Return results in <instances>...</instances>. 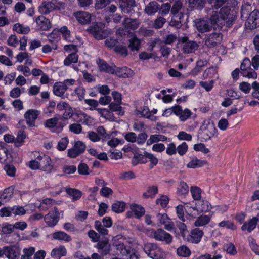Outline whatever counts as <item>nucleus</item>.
Listing matches in <instances>:
<instances>
[{
    "mask_svg": "<svg viewBox=\"0 0 259 259\" xmlns=\"http://www.w3.org/2000/svg\"><path fill=\"white\" fill-rule=\"evenodd\" d=\"M55 5L51 2H43L39 7L38 11L42 14H47L53 11L55 8Z\"/></svg>",
    "mask_w": 259,
    "mask_h": 259,
    "instance_id": "19",
    "label": "nucleus"
},
{
    "mask_svg": "<svg viewBox=\"0 0 259 259\" xmlns=\"http://www.w3.org/2000/svg\"><path fill=\"white\" fill-rule=\"evenodd\" d=\"M205 3V0H189V7L193 9H202Z\"/></svg>",
    "mask_w": 259,
    "mask_h": 259,
    "instance_id": "42",
    "label": "nucleus"
},
{
    "mask_svg": "<svg viewBox=\"0 0 259 259\" xmlns=\"http://www.w3.org/2000/svg\"><path fill=\"white\" fill-rule=\"evenodd\" d=\"M190 190L193 198L195 200H200L201 198V189L198 187L192 186Z\"/></svg>",
    "mask_w": 259,
    "mask_h": 259,
    "instance_id": "45",
    "label": "nucleus"
},
{
    "mask_svg": "<svg viewBox=\"0 0 259 259\" xmlns=\"http://www.w3.org/2000/svg\"><path fill=\"white\" fill-rule=\"evenodd\" d=\"M58 118L54 117L47 120L45 122V126L47 128H51L56 127Z\"/></svg>",
    "mask_w": 259,
    "mask_h": 259,
    "instance_id": "56",
    "label": "nucleus"
},
{
    "mask_svg": "<svg viewBox=\"0 0 259 259\" xmlns=\"http://www.w3.org/2000/svg\"><path fill=\"white\" fill-rule=\"evenodd\" d=\"M105 227L102 225L99 221H96L95 222V228L102 235H106L108 234V231L105 228Z\"/></svg>",
    "mask_w": 259,
    "mask_h": 259,
    "instance_id": "51",
    "label": "nucleus"
},
{
    "mask_svg": "<svg viewBox=\"0 0 259 259\" xmlns=\"http://www.w3.org/2000/svg\"><path fill=\"white\" fill-rule=\"evenodd\" d=\"M111 2V0H95V7L99 10L105 8Z\"/></svg>",
    "mask_w": 259,
    "mask_h": 259,
    "instance_id": "48",
    "label": "nucleus"
},
{
    "mask_svg": "<svg viewBox=\"0 0 259 259\" xmlns=\"http://www.w3.org/2000/svg\"><path fill=\"white\" fill-rule=\"evenodd\" d=\"M117 75L123 78H130L133 76L134 73L132 70L126 67L117 68L115 69V72Z\"/></svg>",
    "mask_w": 259,
    "mask_h": 259,
    "instance_id": "21",
    "label": "nucleus"
},
{
    "mask_svg": "<svg viewBox=\"0 0 259 259\" xmlns=\"http://www.w3.org/2000/svg\"><path fill=\"white\" fill-rule=\"evenodd\" d=\"M121 103H111L109 106L110 110L112 112H116L118 114L123 115V112L122 111V107L120 106Z\"/></svg>",
    "mask_w": 259,
    "mask_h": 259,
    "instance_id": "47",
    "label": "nucleus"
},
{
    "mask_svg": "<svg viewBox=\"0 0 259 259\" xmlns=\"http://www.w3.org/2000/svg\"><path fill=\"white\" fill-rule=\"evenodd\" d=\"M160 9V5L156 1L149 3L144 9L145 12L148 15H153L157 12Z\"/></svg>",
    "mask_w": 259,
    "mask_h": 259,
    "instance_id": "16",
    "label": "nucleus"
},
{
    "mask_svg": "<svg viewBox=\"0 0 259 259\" xmlns=\"http://www.w3.org/2000/svg\"><path fill=\"white\" fill-rule=\"evenodd\" d=\"M118 43V40L113 37H109L106 39L104 41L105 45L109 48H115Z\"/></svg>",
    "mask_w": 259,
    "mask_h": 259,
    "instance_id": "60",
    "label": "nucleus"
},
{
    "mask_svg": "<svg viewBox=\"0 0 259 259\" xmlns=\"http://www.w3.org/2000/svg\"><path fill=\"white\" fill-rule=\"evenodd\" d=\"M224 250L228 253L234 255L237 253V250L233 243H229L225 244L224 246Z\"/></svg>",
    "mask_w": 259,
    "mask_h": 259,
    "instance_id": "50",
    "label": "nucleus"
},
{
    "mask_svg": "<svg viewBox=\"0 0 259 259\" xmlns=\"http://www.w3.org/2000/svg\"><path fill=\"white\" fill-rule=\"evenodd\" d=\"M207 12L208 14L210 15L209 20L211 26H214V28H222L223 26L225 25L220 12L219 13L217 11H213L211 8L208 9Z\"/></svg>",
    "mask_w": 259,
    "mask_h": 259,
    "instance_id": "5",
    "label": "nucleus"
},
{
    "mask_svg": "<svg viewBox=\"0 0 259 259\" xmlns=\"http://www.w3.org/2000/svg\"><path fill=\"white\" fill-rule=\"evenodd\" d=\"M151 235L156 240L164 241L168 244L171 243L173 239L172 236L170 234L162 229H158L152 232Z\"/></svg>",
    "mask_w": 259,
    "mask_h": 259,
    "instance_id": "6",
    "label": "nucleus"
},
{
    "mask_svg": "<svg viewBox=\"0 0 259 259\" xmlns=\"http://www.w3.org/2000/svg\"><path fill=\"white\" fill-rule=\"evenodd\" d=\"M169 200V198L167 196L162 195L160 198L156 200V203L159 204L163 208H165L167 206Z\"/></svg>",
    "mask_w": 259,
    "mask_h": 259,
    "instance_id": "58",
    "label": "nucleus"
},
{
    "mask_svg": "<svg viewBox=\"0 0 259 259\" xmlns=\"http://www.w3.org/2000/svg\"><path fill=\"white\" fill-rule=\"evenodd\" d=\"M85 147V145L82 142L77 141L73 147L68 150V156L71 158H76L84 151Z\"/></svg>",
    "mask_w": 259,
    "mask_h": 259,
    "instance_id": "10",
    "label": "nucleus"
},
{
    "mask_svg": "<svg viewBox=\"0 0 259 259\" xmlns=\"http://www.w3.org/2000/svg\"><path fill=\"white\" fill-rule=\"evenodd\" d=\"M177 253L180 256L187 257L191 255V252L187 246L182 245L177 249Z\"/></svg>",
    "mask_w": 259,
    "mask_h": 259,
    "instance_id": "40",
    "label": "nucleus"
},
{
    "mask_svg": "<svg viewBox=\"0 0 259 259\" xmlns=\"http://www.w3.org/2000/svg\"><path fill=\"white\" fill-rule=\"evenodd\" d=\"M35 249L34 247H30L28 249H24L23 252L24 254L21 256V259H33L32 257V255L34 254Z\"/></svg>",
    "mask_w": 259,
    "mask_h": 259,
    "instance_id": "53",
    "label": "nucleus"
},
{
    "mask_svg": "<svg viewBox=\"0 0 259 259\" xmlns=\"http://www.w3.org/2000/svg\"><path fill=\"white\" fill-rule=\"evenodd\" d=\"M131 209L137 219H140L142 216L144 215L145 212L143 207L135 204L131 205Z\"/></svg>",
    "mask_w": 259,
    "mask_h": 259,
    "instance_id": "34",
    "label": "nucleus"
},
{
    "mask_svg": "<svg viewBox=\"0 0 259 259\" xmlns=\"http://www.w3.org/2000/svg\"><path fill=\"white\" fill-rule=\"evenodd\" d=\"M223 38V35L220 33H212L210 34L205 40V44L208 48H212L220 44Z\"/></svg>",
    "mask_w": 259,
    "mask_h": 259,
    "instance_id": "11",
    "label": "nucleus"
},
{
    "mask_svg": "<svg viewBox=\"0 0 259 259\" xmlns=\"http://www.w3.org/2000/svg\"><path fill=\"white\" fill-rule=\"evenodd\" d=\"M219 226L220 227H226L227 228L234 230L236 229V226L234 224L229 221H223L219 224Z\"/></svg>",
    "mask_w": 259,
    "mask_h": 259,
    "instance_id": "59",
    "label": "nucleus"
},
{
    "mask_svg": "<svg viewBox=\"0 0 259 259\" xmlns=\"http://www.w3.org/2000/svg\"><path fill=\"white\" fill-rule=\"evenodd\" d=\"M194 149L197 151H201L205 154L209 152V149L206 148L205 145L203 143L195 144L194 145Z\"/></svg>",
    "mask_w": 259,
    "mask_h": 259,
    "instance_id": "61",
    "label": "nucleus"
},
{
    "mask_svg": "<svg viewBox=\"0 0 259 259\" xmlns=\"http://www.w3.org/2000/svg\"><path fill=\"white\" fill-rule=\"evenodd\" d=\"M166 22V20L162 16L157 17L154 20L153 27L156 29H159L163 27L164 24Z\"/></svg>",
    "mask_w": 259,
    "mask_h": 259,
    "instance_id": "46",
    "label": "nucleus"
},
{
    "mask_svg": "<svg viewBox=\"0 0 259 259\" xmlns=\"http://www.w3.org/2000/svg\"><path fill=\"white\" fill-rule=\"evenodd\" d=\"M97 63L100 71H105L110 74L114 73V68L109 66L104 60L98 59L97 60Z\"/></svg>",
    "mask_w": 259,
    "mask_h": 259,
    "instance_id": "22",
    "label": "nucleus"
},
{
    "mask_svg": "<svg viewBox=\"0 0 259 259\" xmlns=\"http://www.w3.org/2000/svg\"><path fill=\"white\" fill-rule=\"evenodd\" d=\"M66 192L70 196L72 197L73 201H75L80 199L82 195V193L80 191L73 188H67L66 189Z\"/></svg>",
    "mask_w": 259,
    "mask_h": 259,
    "instance_id": "39",
    "label": "nucleus"
},
{
    "mask_svg": "<svg viewBox=\"0 0 259 259\" xmlns=\"http://www.w3.org/2000/svg\"><path fill=\"white\" fill-rule=\"evenodd\" d=\"M69 130L76 134H78L81 132L82 126L80 124L73 123L69 126Z\"/></svg>",
    "mask_w": 259,
    "mask_h": 259,
    "instance_id": "63",
    "label": "nucleus"
},
{
    "mask_svg": "<svg viewBox=\"0 0 259 259\" xmlns=\"http://www.w3.org/2000/svg\"><path fill=\"white\" fill-rule=\"evenodd\" d=\"M54 239L58 240H63L66 242H69L71 240V237L62 231H58L53 234Z\"/></svg>",
    "mask_w": 259,
    "mask_h": 259,
    "instance_id": "36",
    "label": "nucleus"
},
{
    "mask_svg": "<svg viewBox=\"0 0 259 259\" xmlns=\"http://www.w3.org/2000/svg\"><path fill=\"white\" fill-rule=\"evenodd\" d=\"M87 31L97 40L105 39L109 34L108 30L103 29L97 23L89 26L87 29Z\"/></svg>",
    "mask_w": 259,
    "mask_h": 259,
    "instance_id": "3",
    "label": "nucleus"
},
{
    "mask_svg": "<svg viewBox=\"0 0 259 259\" xmlns=\"http://www.w3.org/2000/svg\"><path fill=\"white\" fill-rule=\"evenodd\" d=\"M196 27L197 30L202 33L209 31L212 26L210 25L207 20L201 19L196 22Z\"/></svg>",
    "mask_w": 259,
    "mask_h": 259,
    "instance_id": "20",
    "label": "nucleus"
},
{
    "mask_svg": "<svg viewBox=\"0 0 259 259\" xmlns=\"http://www.w3.org/2000/svg\"><path fill=\"white\" fill-rule=\"evenodd\" d=\"M88 170L89 167L85 163H80L78 166V171L80 175H87L89 174Z\"/></svg>",
    "mask_w": 259,
    "mask_h": 259,
    "instance_id": "64",
    "label": "nucleus"
},
{
    "mask_svg": "<svg viewBox=\"0 0 259 259\" xmlns=\"http://www.w3.org/2000/svg\"><path fill=\"white\" fill-rule=\"evenodd\" d=\"M189 191V187L187 184L184 182L181 181L180 182L177 188V193L180 195H186L188 194Z\"/></svg>",
    "mask_w": 259,
    "mask_h": 259,
    "instance_id": "38",
    "label": "nucleus"
},
{
    "mask_svg": "<svg viewBox=\"0 0 259 259\" xmlns=\"http://www.w3.org/2000/svg\"><path fill=\"white\" fill-rule=\"evenodd\" d=\"M78 21L81 24H85L91 21V15L87 12H78L75 13Z\"/></svg>",
    "mask_w": 259,
    "mask_h": 259,
    "instance_id": "24",
    "label": "nucleus"
},
{
    "mask_svg": "<svg viewBox=\"0 0 259 259\" xmlns=\"http://www.w3.org/2000/svg\"><path fill=\"white\" fill-rule=\"evenodd\" d=\"M220 14L224 20V25L230 27L232 23L236 20V12L230 9L224 7L220 10Z\"/></svg>",
    "mask_w": 259,
    "mask_h": 259,
    "instance_id": "4",
    "label": "nucleus"
},
{
    "mask_svg": "<svg viewBox=\"0 0 259 259\" xmlns=\"http://www.w3.org/2000/svg\"><path fill=\"white\" fill-rule=\"evenodd\" d=\"M36 23L39 28L43 30H47L51 27L49 19L43 16H39L35 19Z\"/></svg>",
    "mask_w": 259,
    "mask_h": 259,
    "instance_id": "18",
    "label": "nucleus"
},
{
    "mask_svg": "<svg viewBox=\"0 0 259 259\" xmlns=\"http://www.w3.org/2000/svg\"><path fill=\"white\" fill-rule=\"evenodd\" d=\"M158 189L157 186H150L148 187L146 192L143 194V198L145 199L154 198L156 194L158 193Z\"/></svg>",
    "mask_w": 259,
    "mask_h": 259,
    "instance_id": "27",
    "label": "nucleus"
},
{
    "mask_svg": "<svg viewBox=\"0 0 259 259\" xmlns=\"http://www.w3.org/2000/svg\"><path fill=\"white\" fill-rule=\"evenodd\" d=\"M218 131L214 124L210 121H204L200 128L199 133L201 138L207 140L210 138L216 137Z\"/></svg>",
    "mask_w": 259,
    "mask_h": 259,
    "instance_id": "1",
    "label": "nucleus"
},
{
    "mask_svg": "<svg viewBox=\"0 0 259 259\" xmlns=\"http://www.w3.org/2000/svg\"><path fill=\"white\" fill-rule=\"evenodd\" d=\"M198 45L194 41H189L184 45L183 51L184 53L189 54L194 52L198 48Z\"/></svg>",
    "mask_w": 259,
    "mask_h": 259,
    "instance_id": "26",
    "label": "nucleus"
},
{
    "mask_svg": "<svg viewBox=\"0 0 259 259\" xmlns=\"http://www.w3.org/2000/svg\"><path fill=\"white\" fill-rule=\"evenodd\" d=\"M140 40L136 36L129 40L128 48L132 51H138L140 46Z\"/></svg>",
    "mask_w": 259,
    "mask_h": 259,
    "instance_id": "35",
    "label": "nucleus"
},
{
    "mask_svg": "<svg viewBox=\"0 0 259 259\" xmlns=\"http://www.w3.org/2000/svg\"><path fill=\"white\" fill-rule=\"evenodd\" d=\"M207 163V162L205 160H201L194 158L187 164V167L189 168H196L200 167Z\"/></svg>",
    "mask_w": 259,
    "mask_h": 259,
    "instance_id": "33",
    "label": "nucleus"
},
{
    "mask_svg": "<svg viewBox=\"0 0 259 259\" xmlns=\"http://www.w3.org/2000/svg\"><path fill=\"white\" fill-rule=\"evenodd\" d=\"M60 214L56 207H54L47 215L44 217V220L46 224L49 227H54L58 223Z\"/></svg>",
    "mask_w": 259,
    "mask_h": 259,
    "instance_id": "8",
    "label": "nucleus"
},
{
    "mask_svg": "<svg viewBox=\"0 0 259 259\" xmlns=\"http://www.w3.org/2000/svg\"><path fill=\"white\" fill-rule=\"evenodd\" d=\"M116 249L122 255L128 257V259H138V255L133 249L130 246L125 245L123 243H119L116 245Z\"/></svg>",
    "mask_w": 259,
    "mask_h": 259,
    "instance_id": "9",
    "label": "nucleus"
},
{
    "mask_svg": "<svg viewBox=\"0 0 259 259\" xmlns=\"http://www.w3.org/2000/svg\"><path fill=\"white\" fill-rule=\"evenodd\" d=\"M118 2L122 12L125 13H132L136 6L135 0H119Z\"/></svg>",
    "mask_w": 259,
    "mask_h": 259,
    "instance_id": "13",
    "label": "nucleus"
},
{
    "mask_svg": "<svg viewBox=\"0 0 259 259\" xmlns=\"http://www.w3.org/2000/svg\"><path fill=\"white\" fill-rule=\"evenodd\" d=\"M39 114L40 112L38 110L34 109H30L25 113L24 117L29 126H34L35 121Z\"/></svg>",
    "mask_w": 259,
    "mask_h": 259,
    "instance_id": "14",
    "label": "nucleus"
},
{
    "mask_svg": "<svg viewBox=\"0 0 259 259\" xmlns=\"http://www.w3.org/2000/svg\"><path fill=\"white\" fill-rule=\"evenodd\" d=\"M203 235L204 233L202 230L196 228L191 231L185 240L191 243L197 244L200 242Z\"/></svg>",
    "mask_w": 259,
    "mask_h": 259,
    "instance_id": "12",
    "label": "nucleus"
},
{
    "mask_svg": "<svg viewBox=\"0 0 259 259\" xmlns=\"http://www.w3.org/2000/svg\"><path fill=\"white\" fill-rule=\"evenodd\" d=\"M257 224V220L256 218H253L248 223L245 222L241 227V230H247L248 232H251L256 227Z\"/></svg>",
    "mask_w": 259,
    "mask_h": 259,
    "instance_id": "31",
    "label": "nucleus"
},
{
    "mask_svg": "<svg viewBox=\"0 0 259 259\" xmlns=\"http://www.w3.org/2000/svg\"><path fill=\"white\" fill-rule=\"evenodd\" d=\"M13 29L21 34H26L30 31V28L28 26L25 27L19 23L15 24L14 25Z\"/></svg>",
    "mask_w": 259,
    "mask_h": 259,
    "instance_id": "44",
    "label": "nucleus"
},
{
    "mask_svg": "<svg viewBox=\"0 0 259 259\" xmlns=\"http://www.w3.org/2000/svg\"><path fill=\"white\" fill-rule=\"evenodd\" d=\"M20 250L15 246L6 247V256L9 259H19Z\"/></svg>",
    "mask_w": 259,
    "mask_h": 259,
    "instance_id": "17",
    "label": "nucleus"
},
{
    "mask_svg": "<svg viewBox=\"0 0 259 259\" xmlns=\"http://www.w3.org/2000/svg\"><path fill=\"white\" fill-rule=\"evenodd\" d=\"M211 207L209 203L207 201H202L201 204L199 206L198 210L202 212H208L210 210Z\"/></svg>",
    "mask_w": 259,
    "mask_h": 259,
    "instance_id": "55",
    "label": "nucleus"
},
{
    "mask_svg": "<svg viewBox=\"0 0 259 259\" xmlns=\"http://www.w3.org/2000/svg\"><path fill=\"white\" fill-rule=\"evenodd\" d=\"M182 3L180 1L176 2L171 8V13L174 15V17H179V19H181L183 17L181 13H179L180 10L182 9Z\"/></svg>",
    "mask_w": 259,
    "mask_h": 259,
    "instance_id": "32",
    "label": "nucleus"
},
{
    "mask_svg": "<svg viewBox=\"0 0 259 259\" xmlns=\"http://www.w3.org/2000/svg\"><path fill=\"white\" fill-rule=\"evenodd\" d=\"M184 222L177 221L176 222V226L179 229V233H177L176 230H175V233L176 234V237L181 235L183 240H185L187 236V234L188 233L187 227L186 225L183 223Z\"/></svg>",
    "mask_w": 259,
    "mask_h": 259,
    "instance_id": "23",
    "label": "nucleus"
},
{
    "mask_svg": "<svg viewBox=\"0 0 259 259\" xmlns=\"http://www.w3.org/2000/svg\"><path fill=\"white\" fill-rule=\"evenodd\" d=\"M144 250L152 259H163L164 254L162 249L155 243H147L144 245Z\"/></svg>",
    "mask_w": 259,
    "mask_h": 259,
    "instance_id": "2",
    "label": "nucleus"
},
{
    "mask_svg": "<svg viewBox=\"0 0 259 259\" xmlns=\"http://www.w3.org/2000/svg\"><path fill=\"white\" fill-rule=\"evenodd\" d=\"M69 140L67 137L63 138L58 142L57 148L60 151L64 150L68 144Z\"/></svg>",
    "mask_w": 259,
    "mask_h": 259,
    "instance_id": "57",
    "label": "nucleus"
},
{
    "mask_svg": "<svg viewBox=\"0 0 259 259\" xmlns=\"http://www.w3.org/2000/svg\"><path fill=\"white\" fill-rule=\"evenodd\" d=\"M66 254L67 251L65 247L63 246H60L52 250L51 256L54 259H60L61 257L65 256Z\"/></svg>",
    "mask_w": 259,
    "mask_h": 259,
    "instance_id": "25",
    "label": "nucleus"
},
{
    "mask_svg": "<svg viewBox=\"0 0 259 259\" xmlns=\"http://www.w3.org/2000/svg\"><path fill=\"white\" fill-rule=\"evenodd\" d=\"M114 51L118 54H120L122 56L125 57L128 55V51L125 46L122 45H117L114 49Z\"/></svg>",
    "mask_w": 259,
    "mask_h": 259,
    "instance_id": "52",
    "label": "nucleus"
},
{
    "mask_svg": "<svg viewBox=\"0 0 259 259\" xmlns=\"http://www.w3.org/2000/svg\"><path fill=\"white\" fill-rule=\"evenodd\" d=\"M78 59V56L75 53H71L64 60V64L65 65L68 66L71 63H76Z\"/></svg>",
    "mask_w": 259,
    "mask_h": 259,
    "instance_id": "43",
    "label": "nucleus"
},
{
    "mask_svg": "<svg viewBox=\"0 0 259 259\" xmlns=\"http://www.w3.org/2000/svg\"><path fill=\"white\" fill-rule=\"evenodd\" d=\"M53 91L56 95L62 96L66 91V89L62 82H57L54 85Z\"/></svg>",
    "mask_w": 259,
    "mask_h": 259,
    "instance_id": "37",
    "label": "nucleus"
},
{
    "mask_svg": "<svg viewBox=\"0 0 259 259\" xmlns=\"http://www.w3.org/2000/svg\"><path fill=\"white\" fill-rule=\"evenodd\" d=\"M211 216L209 215H202L197 218L194 222L195 227H201L208 224L211 220Z\"/></svg>",
    "mask_w": 259,
    "mask_h": 259,
    "instance_id": "28",
    "label": "nucleus"
},
{
    "mask_svg": "<svg viewBox=\"0 0 259 259\" xmlns=\"http://www.w3.org/2000/svg\"><path fill=\"white\" fill-rule=\"evenodd\" d=\"M171 5L169 3H164L160 6L159 14L161 16H164L168 14L171 10Z\"/></svg>",
    "mask_w": 259,
    "mask_h": 259,
    "instance_id": "49",
    "label": "nucleus"
},
{
    "mask_svg": "<svg viewBox=\"0 0 259 259\" xmlns=\"http://www.w3.org/2000/svg\"><path fill=\"white\" fill-rule=\"evenodd\" d=\"M53 165L51 164V159L49 157L47 159V163L44 164L42 168H40V170L46 172L47 174L51 173L53 169Z\"/></svg>",
    "mask_w": 259,
    "mask_h": 259,
    "instance_id": "54",
    "label": "nucleus"
},
{
    "mask_svg": "<svg viewBox=\"0 0 259 259\" xmlns=\"http://www.w3.org/2000/svg\"><path fill=\"white\" fill-rule=\"evenodd\" d=\"M140 22L136 19L125 17L122 22V25L127 29L135 30L139 26Z\"/></svg>",
    "mask_w": 259,
    "mask_h": 259,
    "instance_id": "15",
    "label": "nucleus"
},
{
    "mask_svg": "<svg viewBox=\"0 0 259 259\" xmlns=\"http://www.w3.org/2000/svg\"><path fill=\"white\" fill-rule=\"evenodd\" d=\"M110 245L107 241H99L97 244V248L102 255H107L110 251Z\"/></svg>",
    "mask_w": 259,
    "mask_h": 259,
    "instance_id": "30",
    "label": "nucleus"
},
{
    "mask_svg": "<svg viewBox=\"0 0 259 259\" xmlns=\"http://www.w3.org/2000/svg\"><path fill=\"white\" fill-rule=\"evenodd\" d=\"M125 204L122 202H116L112 205V210L116 213H121L124 211Z\"/></svg>",
    "mask_w": 259,
    "mask_h": 259,
    "instance_id": "41",
    "label": "nucleus"
},
{
    "mask_svg": "<svg viewBox=\"0 0 259 259\" xmlns=\"http://www.w3.org/2000/svg\"><path fill=\"white\" fill-rule=\"evenodd\" d=\"M176 212L178 218L182 222L185 221L183 206L182 205L177 206L176 208Z\"/></svg>",
    "mask_w": 259,
    "mask_h": 259,
    "instance_id": "62",
    "label": "nucleus"
},
{
    "mask_svg": "<svg viewBox=\"0 0 259 259\" xmlns=\"http://www.w3.org/2000/svg\"><path fill=\"white\" fill-rule=\"evenodd\" d=\"M253 9H256L254 5H252V4L249 2L244 3L242 6V16H245V17H247L248 15L249 16L250 14L252 13Z\"/></svg>",
    "mask_w": 259,
    "mask_h": 259,
    "instance_id": "29",
    "label": "nucleus"
},
{
    "mask_svg": "<svg viewBox=\"0 0 259 259\" xmlns=\"http://www.w3.org/2000/svg\"><path fill=\"white\" fill-rule=\"evenodd\" d=\"M245 26L250 30L254 29L259 27V11L253 9L251 14L248 16Z\"/></svg>",
    "mask_w": 259,
    "mask_h": 259,
    "instance_id": "7",
    "label": "nucleus"
}]
</instances>
